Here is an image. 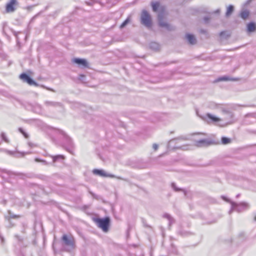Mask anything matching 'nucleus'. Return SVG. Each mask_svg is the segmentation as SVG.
<instances>
[{
  "label": "nucleus",
  "mask_w": 256,
  "mask_h": 256,
  "mask_svg": "<svg viewBox=\"0 0 256 256\" xmlns=\"http://www.w3.org/2000/svg\"><path fill=\"white\" fill-rule=\"evenodd\" d=\"M222 112L223 118H222V123L218 124V126L224 127L234 122V114L232 112L229 110L226 107L222 109Z\"/></svg>",
  "instance_id": "1"
},
{
  "label": "nucleus",
  "mask_w": 256,
  "mask_h": 256,
  "mask_svg": "<svg viewBox=\"0 0 256 256\" xmlns=\"http://www.w3.org/2000/svg\"><path fill=\"white\" fill-rule=\"evenodd\" d=\"M62 244L66 252H71L75 248V240L72 236L64 234L62 238Z\"/></svg>",
  "instance_id": "2"
},
{
  "label": "nucleus",
  "mask_w": 256,
  "mask_h": 256,
  "mask_svg": "<svg viewBox=\"0 0 256 256\" xmlns=\"http://www.w3.org/2000/svg\"><path fill=\"white\" fill-rule=\"evenodd\" d=\"M222 198L224 200L230 202L232 207L230 210L229 211L230 214L233 210H236L238 212H242L246 210H247L249 208L248 204L246 203L241 202L240 204H237L232 202H230L224 196H222Z\"/></svg>",
  "instance_id": "3"
},
{
  "label": "nucleus",
  "mask_w": 256,
  "mask_h": 256,
  "mask_svg": "<svg viewBox=\"0 0 256 256\" xmlns=\"http://www.w3.org/2000/svg\"><path fill=\"white\" fill-rule=\"evenodd\" d=\"M140 22L142 24L148 28H151L152 26V20L150 15L146 10H143L140 16Z\"/></svg>",
  "instance_id": "4"
},
{
  "label": "nucleus",
  "mask_w": 256,
  "mask_h": 256,
  "mask_svg": "<svg viewBox=\"0 0 256 256\" xmlns=\"http://www.w3.org/2000/svg\"><path fill=\"white\" fill-rule=\"evenodd\" d=\"M94 221L98 224V226L102 228L104 232H108L110 222V219L109 218L106 217L104 218H98L95 219Z\"/></svg>",
  "instance_id": "5"
},
{
  "label": "nucleus",
  "mask_w": 256,
  "mask_h": 256,
  "mask_svg": "<svg viewBox=\"0 0 256 256\" xmlns=\"http://www.w3.org/2000/svg\"><path fill=\"white\" fill-rule=\"evenodd\" d=\"M200 117L204 120L208 124L218 123V124L222 123V118L210 114H206L205 116Z\"/></svg>",
  "instance_id": "6"
},
{
  "label": "nucleus",
  "mask_w": 256,
  "mask_h": 256,
  "mask_svg": "<svg viewBox=\"0 0 256 256\" xmlns=\"http://www.w3.org/2000/svg\"><path fill=\"white\" fill-rule=\"evenodd\" d=\"M164 14L162 12L159 13L158 14V20L159 26L162 28H165L168 30H170V26L166 23L164 20Z\"/></svg>",
  "instance_id": "7"
},
{
  "label": "nucleus",
  "mask_w": 256,
  "mask_h": 256,
  "mask_svg": "<svg viewBox=\"0 0 256 256\" xmlns=\"http://www.w3.org/2000/svg\"><path fill=\"white\" fill-rule=\"evenodd\" d=\"M20 79H22L24 82H26L30 85H34L36 86H38V84L35 82L33 80H32L28 74H26L23 73L20 76Z\"/></svg>",
  "instance_id": "8"
},
{
  "label": "nucleus",
  "mask_w": 256,
  "mask_h": 256,
  "mask_svg": "<svg viewBox=\"0 0 256 256\" xmlns=\"http://www.w3.org/2000/svg\"><path fill=\"white\" fill-rule=\"evenodd\" d=\"M18 4L16 0H10V2L6 5V12H12L14 11L15 6Z\"/></svg>",
  "instance_id": "9"
},
{
  "label": "nucleus",
  "mask_w": 256,
  "mask_h": 256,
  "mask_svg": "<svg viewBox=\"0 0 256 256\" xmlns=\"http://www.w3.org/2000/svg\"><path fill=\"white\" fill-rule=\"evenodd\" d=\"M94 174L96 175H98L104 177H110V178H114L115 176L112 174H106L105 171L102 170H98L94 169L92 171Z\"/></svg>",
  "instance_id": "10"
},
{
  "label": "nucleus",
  "mask_w": 256,
  "mask_h": 256,
  "mask_svg": "<svg viewBox=\"0 0 256 256\" xmlns=\"http://www.w3.org/2000/svg\"><path fill=\"white\" fill-rule=\"evenodd\" d=\"M210 144V142L206 139H202L196 141V145L197 146L201 147L207 146Z\"/></svg>",
  "instance_id": "11"
},
{
  "label": "nucleus",
  "mask_w": 256,
  "mask_h": 256,
  "mask_svg": "<svg viewBox=\"0 0 256 256\" xmlns=\"http://www.w3.org/2000/svg\"><path fill=\"white\" fill-rule=\"evenodd\" d=\"M72 61L74 63L78 64L80 66H82L84 67H87L88 65L86 60L84 59L76 58H74L72 60Z\"/></svg>",
  "instance_id": "12"
},
{
  "label": "nucleus",
  "mask_w": 256,
  "mask_h": 256,
  "mask_svg": "<svg viewBox=\"0 0 256 256\" xmlns=\"http://www.w3.org/2000/svg\"><path fill=\"white\" fill-rule=\"evenodd\" d=\"M209 106L211 109L218 110H221V112L222 110V109L226 107L222 104H216L215 102H211Z\"/></svg>",
  "instance_id": "13"
},
{
  "label": "nucleus",
  "mask_w": 256,
  "mask_h": 256,
  "mask_svg": "<svg viewBox=\"0 0 256 256\" xmlns=\"http://www.w3.org/2000/svg\"><path fill=\"white\" fill-rule=\"evenodd\" d=\"M66 141V142L67 146H68L69 148H66L67 150H68L70 152L72 153V150H70V148L72 147V142L70 138L68 136L64 135Z\"/></svg>",
  "instance_id": "14"
},
{
  "label": "nucleus",
  "mask_w": 256,
  "mask_h": 256,
  "mask_svg": "<svg viewBox=\"0 0 256 256\" xmlns=\"http://www.w3.org/2000/svg\"><path fill=\"white\" fill-rule=\"evenodd\" d=\"M44 105L46 107H56L61 106L60 103L52 101H46L44 102Z\"/></svg>",
  "instance_id": "15"
},
{
  "label": "nucleus",
  "mask_w": 256,
  "mask_h": 256,
  "mask_svg": "<svg viewBox=\"0 0 256 256\" xmlns=\"http://www.w3.org/2000/svg\"><path fill=\"white\" fill-rule=\"evenodd\" d=\"M20 218V216L14 214L10 210L8 212V214L5 216V218L9 222L11 218Z\"/></svg>",
  "instance_id": "16"
},
{
  "label": "nucleus",
  "mask_w": 256,
  "mask_h": 256,
  "mask_svg": "<svg viewBox=\"0 0 256 256\" xmlns=\"http://www.w3.org/2000/svg\"><path fill=\"white\" fill-rule=\"evenodd\" d=\"M186 38L190 44H194L196 43V40L194 35L188 34L186 35Z\"/></svg>",
  "instance_id": "17"
},
{
  "label": "nucleus",
  "mask_w": 256,
  "mask_h": 256,
  "mask_svg": "<svg viewBox=\"0 0 256 256\" xmlns=\"http://www.w3.org/2000/svg\"><path fill=\"white\" fill-rule=\"evenodd\" d=\"M248 31L250 32H254L256 30V25L254 22H251L247 26Z\"/></svg>",
  "instance_id": "18"
},
{
  "label": "nucleus",
  "mask_w": 256,
  "mask_h": 256,
  "mask_svg": "<svg viewBox=\"0 0 256 256\" xmlns=\"http://www.w3.org/2000/svg\"><path fill=\"white\" fill-rule=\"evenodd\" d=\"M150 48L154 50H158L160 48V45L156 42H150Z\"/></svg>",
  "instance_id": "19"
},
{
  "label": "nucleus",
  "mask_w": 256,
  "mask_h": 256,
  "mask_svg": "<svg viewBox=\"0 0 256 256\" xmlns=\"http://www.w3.org/2000/svg\"><path fill=\"white\" fill-rule=\"evenodd\" d=\"M236 80V78H230V77L227 76H221V77H220L218 79V82H220V81H227V80L234 81V80Z\"/></svg>",
  "instance_id": "20"
},
{
  "label": "nucleus",
  "mask_w": 256,
  "mask_h": 256,
  "mask_svg": "<svg viewBox=\"0 0 256 256\" xmlns=\"http://www.w3.org/2000/svg\"><path fill=\"white\" fill-rule=\"evenodd\" d=\"M249 14H250V12L248 10H243L242 11L241 13H240V17L244 19V20H246V18H247L249 16Z\"/></svg>",
  "instance_id": "21"
},
{
  "label": "nucleus",
  "mask_w": 256,
  "mask_h": 256,
  "mask_svg": "<svg viewBox=\"0 0 256 256\" xmlns=\"http://www.w3.org/2000/svg\"><path fill=\"white\" fill-rule=\"evenodd\" d=\"M234 10V8L232 5H230L228 6V7L227 8V10L226 13V16H230L232 12H233Z\"/></svg>",
  "instance_id": "22"
},
{
  "label": "nucleus",
  "mask_w": 256,
  "mask_h": 256,
  "mask_svg": "<svg viewBox=\"0 0 256 256\" xmlns=\"http://www.w3.org/2000/svg\"><path fill=\"white\" fill-rule=\"evenodd\" d=\"M34 111L38 114H40L42 112V106L38 104H36L34 107Z\"/></svg>",
  "instance_id": "23"
},
{
  "label": "nucleus",
  "mask_w": 256,
  "mask_h": 256,
  "mask_svg": "<svg viewBox=\"0 0 256 256\" xmlns=\"http://www.w3.org/2000/svg\"><path fill=\"white\" fill-rule=\"evenodd\" d=\"M232 140L230 138H226V137H222V143L223 144H227L230 143Z\"/></svg>",
  "instance_id": "24"
},
{
  "label": "nucleus",
  "mask_w": 256,
  "mask_h": 256,
  "mask_svg": "<svg viewBox=\"0 0 256 256\" xmlns=\"http://www.w3.org/2000/svg\"><path fill=\"white\" fill-rule=\"evenodd\" d=\"M160 6V4L158 2H152V6L154 12H156Z\"/></svg>",
  "instance_id": "25"
},
{
  "label": "nucleus",
  "mask_w": 256,
  "mask_h": 256,
  "mask_svg": "<svg viewBox=\"0 0 256 256\" xmlns=\"http://www.w3.org/2000/svg\"><path fill=\"white\" fill-rule=\"evenodd\" d=\"M5 152H6L10 154V155H12V156H14L15 157H19L20 156L19 155H20L21 156H24V154H16L13 152H12V151H10V150H5Z\"/></svg>",
  "instance_id": "26"
},
{
  "label": "nucleus",
  "mask_w": 256,
  "mask_h": 256,
  "mask_svg": "<svg viewBox=\"0 0 256 256\" xmlns=\"http://www.w3.org/2000/svg\"><path fill=\"white\" fill-rule=\"evenodd\" d=\"M52 161H53V162H56L57 160H58L60 159H64V156H62V155H57V156H52Z\"/></svg>",
  "instance_id": "27"
},
{
  "label": "nucleus",
  "mask_w": 256,
  "mask_h": 256,
  "mask_svg": "<svg viewBox=\"0 0 256 256\" xmlns=\"http://www.w3.org/2000/svg\"><path fill=\"white\" fill-rule=\"evenodd\" d=\"M164 216L168 220L169 222V226H170L173 223L174 221V219L168 214H164Z\"/></svg>",
  "instance_id": "28"
},
{
  "label": "nucleus",
  "mask_w": 256,
  "mask_h": 256,
  "mask_svg": "<svg viewBox=\"0 0 256 256\" xmlns=\"http://www.w3.org/2000/svg\"><path fill=\"white\" fill-rule=\"evenodd\" d=\"M130 22V17H128L120 25V28H124Z\"/></svg>",
  "instance_id": "29"
},
{
  "label": "nucleus",
  "mask_w": 256,
  "mask_h": 256,
  "mask_svg": "<svg viewBox=\"0 0 256 256\" xmlns=\"http://www.w3.org/2000/svg\"><path fill=\"white\" fill-rule=\"evenodd\" d=\"M1 138L2 139V140L4 141L5 142H6L7 143L9 142V140L6 138V134L4 132H2V134H1Z\"/></svg>",
  "instance_id": "30"
},
{
  "label": "nucleus",
  "mask_w": 256,
  "mask_h": 256,
  "mask_svg": "<svg viewBox=\"0 0 256 256\" xmlns=\"http://www.w3.org/2000/svg\"><path fill=\"white\" fill-rule=\"evenodd\" d=\"M35 161L36 162H42L45 165H46V164H48V163L46 160H42L39 159L38 158H35Z\"/></svg>",
  "instance_id": "31"
},
{
  "label": "nucleus",
  "mask_w": 256,
  "mask_h": 256,
  "mask_svg": "<svg viewBox=\"0 0 256 256\" xmlns=\"http://www.w3.org/2000/svg\"><path fill=\"white\" fill-rule=\"evenodd\" d=\"M18 130L26 138H28V135L27 134H26L24 131V130H22V128H18Z\"/></svg>",
  "instance_id": "32"
},
{
  "label": "nucleus",
  "mask_w": 256,
  "mask_h": 256,
  "mask_svg": "<svg viewBox=\"0 0 256 256\" xmlns=\"http://www.w3.org/2000/svg\"><path fill=\"white\" fill-rule=\"evenodd\" d=\"M172 188L176 190V191H179L180 190V189H178V188L176 186V184H172Z\"/></svg>",
  "instance_id": "33"
},
{
  "label": "nucleus",
  "mask_w": 256,
  "mask_h": 256,
  "mask_svg": "<svg viewBox=\"0 0 256 256\" xmlns=\"http://www.w3.org/2000/svg\"><path fill=\"white\" fill-rule=\"evenodd\" d=\"M152 148L154 149V150H156L158 148V146L156 144H154L152 145Z\"/></svg>",
  "instance_id": "34"
},
{
  "label": "nucleus",
  "mask_w": 256,
  "mask_h": 256,
  "mask_svg": "<svg viewBox=\"0 0 256 256\" xmlns=\"http://www.w3.org/2000/svg\"><path fill=\"white\" fill-rule=\"evenodd\" d=\"M204 20L206 23H208L209 22L210 18L208 16H206L204 18Z\"/></svg>",
  "instance_id": "35"
},
{
  "label": "nucleus",
  "mask_w": 256,
  "mask_h": 256,
  "mask_svg": "<svg viewBox=\"0 0 256 256\" xmlns=\"http://www.w3.org/2000/svg\"><path fill=\"white\" fill-rule=\"evenodd\" d=\"M180 139L179 138H176V139H174V140H170L169 142H168V146H170L171 144H172L173 142H174V141H176V140H179Z\"/></svg>",
  "instance_id": "36"
},
{
  "label": "nucleus",
  "mask_w": 256,
  "mask_h": 256,
  "mask_svg": "<svg viewBox=\"0 0 256 256\" xmlns=\"http://www.w3.org/2000/svg\"><path fill=\"white\" fill-rule=\"evenodd\" d=\"M224 34H225V32H221L220 33V36H223V35H224Z\"/></svg>",
  "instance_id": "37"
},
{
  "label": "nucleus",
  "mask_w": 256,
  "mask_h": 256,
  "mask_svg": "<svg viewBox=\"0 0 256 256\" xmlns=\"http://www.w3.org/2000/svg\"><path fill=\"white\" fill-rule=\"evenodd\" d=\"M80 80H82L83 78L84 77V75H80Z\"/></svg>",
  "instance_id": "38"
},
{
  "label": "nucleus",
  "mask_w": 256,
  "mask_h": 256,
  "mask_svg": "<svg viewBox=\"0 0 256 256\" xmlns=\"http://www.w3.org/2000/svg\"><path fill=\"white\" fill-rule=\"evenodd\" d=\"M28 145H29L30 146H32L34 144H32V143H30V142H29V143H28Z\"/></svg>",
  "instance_id": "39"
},
{
  "label": "nucleus",
  "mask_w": 256,
  "mask_h": 256,
  "mask_svg": "<svg viewBox=\"0 0 256 256\" xmlns=\"http://www.w3.org/2000/svg\"><path fill=\"white\" fill-rule=\"evenodd\" d=\"M219 12H220V10H217L215 12H216V13H218Z\"/></svg>",
  "instance_id": "40"
},
{
  "label": "nucleus",
  "mask_w": 256,
  "mask_h": 256,
  "mask_svg": "<svg viewBox=\"0 0 256 256\" xmlns=\"http://www.w3.org/2000/svg\"><path fill=\"white\" fill-rule=\"evenodd\" d=\"M254 220L255 221H256V216H254Z\"/></svg>",
  "instance_id": "41"
},
{
  "label": "nucleus",
  "mask_w": 256,
  "mask_h": 256,
  "mask_svg": "<svg viewBox=\"0 0 256 256\" xmlns=\"http://www.w3.org/2000/svg\"><path fill=\"white\" fill-rule=\"evenodd\" d=\"M183 191L184 192V195H186V192L184 190H183Z\"/></svg>",
  "instance_id": "42"
},
{
  "label": "nucleus",
  "mask_w": 256,
  "mask_h": 256,
  "mask_svg": "<svg viewBox=\"0 0 256 256\" xmlns=\"http://www.w3.org/2000/svg\"><path fill=\"white\" fill-rule=\"evenodd\" d=\"M47 90H50V88H47Z\"/></svg>",
  "instance_id": "43"
}]
</instances>
